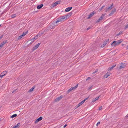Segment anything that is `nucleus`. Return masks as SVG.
Listing matches in <instances>:
<instances>
[{
    "mask_svg": "<svg viewBox=\"0 0 128 128\" xmlns=\"http://www.w3.org/2000/svg\"><path fill=\"white\" fill-rule=\"evenodd\" d=\"M116 66V65H113L111 67L109 68L108 69V70H112Z\"/></svg>",
    "mask_w": 128,
    "mask_h": 128,
    "instance_id": "aec40b11",
    "label": "nucleus"
},
{
    "mask_svg": "<svg viewBox=\"0 0 128 128\" xmlns=\"http://www.w3.org/2000/svg\"><path fill=\"white\" fill-rule=\"evenodd\" d=\"M60 1H58L52 4L51 6L52 7H54V6H57L58 4H60Z\"/></svg>",
    "mask_w": 128,
    "mask_h": 128,
    "instance_id": "0eeeda50",
    "label": "nucleus"
},
{
    "mask_svg": "<svg viewBox=\"0 0 128 128\" xmlns=\"http://www.w3.org/2000/svg\"><path fill=\"white\" fill-rule=\"evenodd\" d=\"M7 73V72L6 71H4L2 72L0 75V77L2 78Z\"/></svg>",
    "mask_w": 128,
    "mask_h": 128,
    "instance_id": "1a4fd4ad",
    "label": "nucleus"
},
{
    "mask_svg": "<svg viewBox=\"0 0 128 128\" xmlns=\"http://www.w3.org/2000/svg\"><path fill=\"white\" fill-rule=\"evenodd\" d=\"M88 98H86L84 100L81 102H80L76 106L77 108L79 107V106H81L82 105L84 102L85 101L88 99Z\"/></svg>",
    "mask_w": 128,
    "mask_h": 128,
    "instance_id": "f03ea898",
    "label": "nucleus"
},
{
    "mask_svg": "<svg viewBox=\"0 0 128 128\" xmlns=\"http://www.w3.org/2000/svg\"><path fill=\"white\" fill-rule=\"evenodd\" d=\"M126 116L128 117V114Z\"/></svg>",
    "mask_w": 128,
    "mask_h": 128,
    "instance_id": "ea45409f",
    "label": "nucleus"
},
{
    "mask_svg": "<svg viewBox=\"0 0 128 128\" xmlns=\"http://www.w3.org/2000/svg\"><path fill=\"white\" fill-rule=\"evenodd\" d=\"M3 35H2V36H1L0 37V39H1L3 37Z\"/></svg>",
    "mask_w": 128,
    "mask_h": 128,
    "instance_id": "e433bc0d",
    "label": "nucleus"
},
{
    "mask_svg": "<svg viewBox=\"0 0 128 128\" xmlns=\"http://www.w3.org/2000/svg\"><path fill=\"white\" fill-rule=\"evenodd\" d=\"M122 31H120V32H119L117 34L118 36L120 34H122Z\"/></svg>",
    "mask_w": 128,
    "mask_h": 128,
    "instance_id": "cd10ccee",
    "label": "nucleus"
},
{
    "mask_svg": "<svg viewBox=\"0 0 128 128\" xmlns=\"http://www.w3.org/2000/svg\"><path fill=\"white\" fill-rule=\"evenodd\" d=\"M116 11V10L115 9L114 10H112V14L114 12H115Z\"/></svg>",
    "mask_w": 128,
    "mask_h": 128,
    "instance_id": "c756f323",
    "label": "nucleus"
},
{
    "mask_svg": "<svg viewBox=\"0 0 128 128\" xmlns=\"http://www.w3.org/2000/svg\"><path fill=\"white\" fill-rule=\"evenodd\" d=\"M17 115L16 114H14L13 115H12V116H10V118H12L14 117H16V116Z\"/></svg>",
    "mask_w": 128,
    "mask_h": 128,
    "instance_id": "393cba45",
    "label": "nucleus"
},
{
    "mask_svg": "<svg viewBox=\"0 0 128 128\" xmlns=\"http://www.w3.org/2000/svg\"><path fill=\"white\" fill-rule=\"evenodd\" d=\"M42 118V116L40 117L39 118L37 119L35 121V122L36 123L39 121L41 120Z\"/></svg>",
    "mask_w": 128,
    "mask_h": 128,
    "instance_id": "f8f14e48",
    "label": "nucleus"
},
{
    "mask_svg": "<svg viewBox=\"0 0 128 128\" xmlns=\"http://www.w3.org/2000/svg\"><path fill=\"white\" fill-rule=\"evenodd\" d=\"M88 29H88V28L87 29V30H88Z\"/></svg>",
    "mask_w": 128,
    "mask_h": 128,
    "instance_id": "a19ab883",
    "label": "nucleus"
},
{
    "mask_svg": "<svg viewBox=\"0 0 128 128\" xmlns=\"http://www.w3.org/2000/svg\"><path fill=\"white\" fill-rule=\"evenodd\" d=\"M113 4L111 5L110 7H108L107 9L106 10V11H108V10H110L112 8V6H113Z\"/></svg>",
    "mask_w": 128,
    "mask_h": 128,
    "instance_id": "f3484780",
    "label": "nucleus"
},
{
    "mask_svg": "<svg viewBox=\"0 0 128 128\" xmlns=\"http://www.w3.org/2000/svg\"><path fill=\"white\" fill-rule=\"evenodd\" d=\"M0 108H1V107H0Z\"/></svg>",
    "mask_w": 128,
    "mask_h": 128,
    "instance_id": "37998d69",
    "label": "nucleus"
},
{
    "mask_svg": "<svg viewBox=\"0 0 128 128\" xmlns=\"http://www.w3.org/2000/svg\"><path fill=\"white\" fill-rule=\"evenodd\" d=\"M11 16L12 18H13L16 16V15L15 14H13V15H12Z\"/></svg>",
    "mask_w": 128,
    "mask_h": 128,
    "instance_id": "c85d7f7f",
    "label": "nucleus"
},
{
    "mask_svg": "<svg viewBox=\"0 0 128 128\" xmlns=\"http://www.w3.org/2000/svg\"><path fill=\"white\" fill-rule=\"evenodd\" d=\"M128 28V24L126 25L125 27V28Z\"/></svg>",
    "mask_w": 128,
    "mask_h": 128,
    "instance_id": "c9c22d12",
    "label": "nucleus"
},
{
    "mask_svg": "<svg viewBox=\"0 0 128 128\" xmlns=\"http://www.w3.org/2000/svg\"><path fill=\"white\" fill-rule=\"evenodd\" d=\"M109 40L108 39L106 41V42H104V45H106V44H107L108 43V42L109 41Z\"/></svg>",
    "mask_w": 128,
    "mask_h": 128,
    "instance_id": "bb28decb",
    "label": "nucleus"
},
{
    "mask_svg": "<svg viewBox=\"0 0 128 128\" xmlns=\"http://www.w3.org/2000/svg\"><path fill=\"white\" fill-rule=\"evenodd\" d=\"M62 97L63 96H60L57 98H56L54 100V102H55L58 101L62 98Z\"/></svg>",
    "mask_w": 128,
    "mask_h": 128,
    "instance_id": "9b49d317",
    "label": "nucleus"
},
{
    "mask_svg": "<svg viewBox=\"0 0 128 128\" xmlns=\"http://www.w3.org/2000/svg\"><path fill=\"white\" fill-rule=\"evenodd\" d=\"M40 44V43H39L37 44L36 45L32 48L33 51H34L37 49L39 46Z\"/></svg>",
    "mask_w": 128,
    "mask_h": 128,
    "instance_id": "423d86ee",
    "label": "nucleus"
},
{
    "mask_svg": "<svg viewBox=\"0 0 128 128\" xmlns=\"http://www.w3.org/2000/svg\"><path fill=\"white\" fill-rule=\"evenodd\" d=\"M123 41V40L122 39H120V40H117V41H114V43H116V44H117V45H118L119 44L121 43L122 41Z\"/></svg>",
    "mask_w": 128,
    "mask_h": 128,
    "instance_id": "39448f33",
    "label": "nucleus"
},
{
    "mask_svg": "<svg viewBox=\"0 0 128 128\" xmlns=\"http://www.w3.org/2000/svg\"><path fill=\"white\" fill-rule=\"evenodd\" d=\"M92 86L90 87L88 89V90H90L92 88Z\"/></svg>",
    "mask_w": 128,
    "mask_h": 128,
    "instance_id": "7c9ffc66",
    "label": "nucleus"
},
{
    "mask_svg": "<svg viewBox=\"0 0 128 128\" xmlns=\"http://www.w3.org/2000/svg\"><path fill=\"white\" fill-rule=\"evenodd\" d=\"M91 78L90 77H88L86 80H90Z\"/></svg>",
    "mask_w": 128,
    "mask_h": 128,
    "instance_id": "2f4dec72",
    "label": "nucleus"
},
{
    "mask_svg": "<svg viewBox=\"0 0 128 128\" xmlns=\"http://www.w3.org/2000/svg\"><path fill=\"white\" fill-rule=\"evenodd\" d=\"M20 123H18L16 125L13 127L12 128H18L20 126Z\"/></svg>",
    "mask_w": 128,
    "mask_h": 128,
    "instance_id": "6ab92c4d",
    "label": "nucleus"
},
{
    "mask_svg": "<svg viewBox=\"0 0 128 128\" xmlns=\"http://www.w3.org/2000/svg\"><path fill=\"white\" fill-rule=\"evenodd\" d=\"M43 6V4H41L40 5H38L37 6V8L38 9H40L42 8Z\"/></svg>",
    "mask_w": 128,
    "mask_h": 128,
    "instance_id": "2eb2a0df",
    "label": "nucleus"
},
{
    "mask_svg": "<svg viewBox=\"0 0 128 128\" xmlns=\"http://www.w3.org/2000/svg\"><path fill=\"white\" fill-rule=\"evenodd\" d=\"M100 96H98V97H97L95 98L94 99H93L92 100V102H95L96 100H98L99 99Z\"/></svg>",
    "mask_w": 128,
    "mask_h": 128,
    "instance_id": "a211bd4d",
    "label": "nucleus"
},
{
    "mask_svg": "<svg viewBox=\"0 0 128 128\" xmlns=\"http://www.w3.org/2000/svg\"><path fill=\"white\" fill-rule=\"evenodd\" d=\"M104 18V15L102 14L101 16L100 17L98 20L96 22H100V20H102Z\"/></svg>",
    "mask_w": 128,
    "mask_h": 128,
    "instance_id": "9d476101",
    "label": "nucleus"
},
{
    "mask_svg": "<svg viewBox=\"0 0 128 128\" xmlns=\"http://www.w3.org/2000/svg\"><path fill=\"white\" fill-rule=\"evenodd\" d=\"M95 13V12L94 11L91 12L89 15V18L92 17Z\"/></svg>",
    "mask_w": 128,
    "mask_h": 128,
    "instance_id": "dca6fc26",
    "label": "nucleus"
},
{
    "mask_svg": "<svg viewBox=\"0 0 128 128\" xmlns=\"http://www.w3.org/2000/svg\"><path fill=\"white\" fill-rule=\"evenodd\" d=\"M102 106H100V107L99 108V109L100 110H102Z\"/></svg>",
    "mask_w": 128,
    "mask_h": 128,
    "instance_id": "473e14b6",
    "label": "nucleus"
},
{
    "mask_svg": "<svg viewBox=\"0 0 128 128\" xmlns=\"http://www.w3.org/2000/svg\"><path fill=\"white\" fill-rule=\"evenodd\" d=\"M67 126L66 124H65L64 126V128H65Z\"/></svg>",
    "mask_w": 128,
    "mask_h": 128,
    "instance_id": "4c0bfd02",
    "label": "nucleus"
},
{
    "mask_svg": "<svg viewBox=\"0 0 128 128\" xmlns=\"http://www.w3.org/2000/svg\"><path fill=\"white\" fill-rule=\"evenodd\" d=\"M110 74V72H108L105 75L104 77L105 78H107Z\"/></svg>",
    "mask_w": 128,
    "mask_h": 128,
    "instance_id": "ddd939ff",
    "label": "nucleus"
},
{
    "mask_svg": "<svg viewBox=\"0 0 128 128\" xmlns=\"http://www.w3.org/2000/svg\"><path fill=\"white\" fill-rule=\"evenodd\" d=\"M104 7V6H103L100 9V10H102L103 8Z\"/></svg>",
    "mask_w": 128,
    "mask_h": 128,
    "instance_id": "58836bf2",
    "label": "nucleus"
},
{
    "mask_svg": "<svg viewBox=\"0 0 128 128\" xmlns=\"http://www.w3.org/2000/svg\"><path fill=\"white\" fill-rule=\"evenodd\" d=\"M72 7H69L66 8L65 10V11L66 12H68L70 11L72 8Z\"/></svg>",
    "mask_w": 128,
    "mask_h": 128,
    "instance_id": "4468645a",
    "label": "nucleus"
},
{
    "mask_svg": "<svg viewBox=\"0 0 128 128\" xmlns=\"http://www.w3.org/2000/svg\"><path fill=\"white\" fill-rule=\"evenodd\" d=\"M6 43V42H3L2 43H1L0 45V48H2Z\"/></svg>",
    "mask_w": 128,
    "mask_h": 128,
    "instance_id": "412c9836",
    "label": "nucleus"
},
{
    "mask_svg": "<svg viewBox=\"0 0 128 128\" xmlns=\"http://www.w3.org/2000/svg\"><path fill=\"white\" fill-rule=\"evenodd\" d=\"M78 84H77L76 86H75L73 87H72L70 88L68 90V92H70L71 90H74L78 86Z\"/></svg>",
    "mask_w": 128,
    "mask_h": 128,
    "instance_id": "6e6552de",
    "label": "nucleus"
},
{
    "mask_svg": "<svg viewBox=\"0 0 128 128\" xmlns=\"http://www.w3.org/2000/svg\"><path fill=\"white\" fill-rule=\"evenodd\" d=\"M1 26V24H0V26Z\"/></svg>",
    "mask_w": 128,
    "mask_h": 128,
    "instance_id": "79ce46f5",
    "label": "nucleus"
},
{
    "mask_svg": "<svg viewBox=\"0 0 128 128\" xmlns=\"http://www.w3.org/2000/svg\"><path fill=\"white\" fill-rule=\"evenodd\" d=\"M126 64L125 63H122L120 64V66L119 67V69H121L124 68L126 66Z\"/></svg>",
    "mask_w": 128,
    "mask_h": 128,
    "instance_id": "20e7f679",
    "label": "nucleus"
},
{
    "mask_svg": "<svg viewBox=\"0 0 128 128\" xmlns=\"http://www.w3.org/2000/svg\"><path fill=\"white\" fill-rule=\"evenodd\" d=\"M24 36L22 35H20L19 36H18V40H19L20 39L23 37Z\"/></svg>",
    "mask_w": 128,
    "mask_h": 128,
    "instance_id": "a878e982",
    "label": "nucleus"
},
{
    "mask_svg": "<svg viewBox=\"0 0 128 128\" xmlns=\"http://www.w3.org/2000/svg\"><path fill=\"white\" fill-rule=\"evenodd\" d=\"M100 122H98L96 124V125L97 126H98L99 124H100Z\"/></svg>",
    "mask_w": 128,
    "mask_h": 128,
    "instance_id": "72a5a7b5",
    "label": "nucleus"
},
{
    "mask_svg": "<svg viewBox=\"0 0 128 128\" xmlns=\"http://www.w3.org/2000/svg\"><path fill=\"white\" fill-rule=\"evenodd\" d=\"M65 17L64 16H62V17L59 20H57L53 24V25H56V24L58 22H62V20L64 19Z\"/></svg>",
    "mask_w": 128,
    "mask_h": 128,
    "instance_id": "f257e3e1",
    "label": "nucleus"
},
{
    "mask_svg": "<svg viewBox=\"0 0 128 128\" xmlns=\"http://www.w3.org/2000/svg\"><path fill=\"white\" fill-rule=\"evenodd\" d=\"M28 31H27L26 32H24L23 33L22 35L23 36H24L26 35V34H27V33H28Z\"/></svg>",
    "mask_w": 128,
    "mask_h": 128,
    "instance_id": "5701e85b",
    "label": "nucleus"
},
{
    "mask_svg": "<svg viewBox=\"0 0 128 128\" xmlns=\"http://www.w3.org/2000/svg\"><path fill=\"white\" fill-rule=\"evenodd\" d=\"M116 43L114 42H114H113L112 43V44L111 45L112 46H116L117 45V44H116Z\"/></svg>",
    "mask_w": 128,
    "mask_h": 128,
    "instance_id": "b1692460",
    "label": "nucleus"
},
{
    "mask_svg": "<svg viewBox=\"0 0 128 128\" xmlns=\"http://www.w3.org/2000/svg\"><path fill=\"white\" fill-rule=\"evenodd\" d=\"M42 33L40 32L37 35L35 36L33 38V39L34 40H35L36 39L38 38V37H40L42 34Z\"/></svg>",
    "mask_w": 128,
    "mask_h": 128,
    "instance_id": "7ed1b4c3",
    "label": "nucleus"
},
{
    "mask_svg": "<svg viewBox=\"0 0 128 128\" xmlns=\"http://www.w3.org/2000/svg\"><path fill=\"white\" fill-rule=\"evenodd\" d=\"M98 70H96L94 72H93V73H95L97 72H98Z\"/></svg>",
    "mask_w": 128,
    "mask_h": 128,
    "instance_id": "f704fd0d",
    "label": "nucleus"
},
{
    "mask_svg": "<svg viewBox=\"0 0 128 128\" xmlns=\"http://www.w3.org/2000/svg\"><path fill=\"white\" fill-rule=\"evenodd\" d=\"M34 86H33L32 87V88L30 89L28 91V92H31L34 89Z\"/></svg>",
    "mask_w": 128,
    "mask_h": 128,
    "instance_id": "4be33fe9",
    "label": "nucleus"
}]
</instances>
